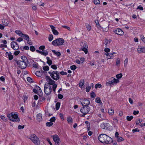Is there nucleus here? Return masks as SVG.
<instances>
[{
    "label": "nucleus",
    "instance_id": "f257e3e1",
    "mask_svg": "<svg viewBox=\"0 0 145 145\" xmlns=\"http://www.w3.org/2000/svg\"><path fill=\"white\" fill-rule=\"evenodd\" d=\"M99 140L103 143L109 144L111 143L112 141V139L106 135L104 134H100L98 137Z\"/></svg>",
    "mask_w": 145,
    "mask_h": 145
},
{
    "label": "nucleus",
    "instance_id": "f03ea898",
    "mask_svg": "<svg viewBox=\"0 0 145 145\" xmlns=\"http://www.w3.org/2000/svg\"><path fill=\"white\" fill-rule=\"evenodd\" d=\"M7 117L10 120L13 122H19L20 121V118L16 112H12L8 114Z\"/></svg>",
    "mask_w": 145,
    "mask_h": 145
},
{
    "label": "nucleus",
    "instance_id": "7ed1b4c3",
    "mask_svg": "<svg viewBox=\"0 0 145 145\" xmlns=\"http://www.w3.org/2000/svg\"><path fill=\"white\" fill-rule=\"evenodd\" d=\"M119 82L120 80L119 79L112 77L107 80L106 82V85L107 86H110V87H112L114 85H116Z\"/></svg>",
    "mask_w": 145,
    "mask_h": 145
},
{
    "label": "nucleus",
    "instance_id": "20e7f679",
    "mask_svg": "<svg viewBox=\"0 0 145 145\" xmlns=\"http://www.w3.org/2000/svg\"><path fill=\"white\" fill-rule=\"evenodd\" d=\"M64 42V40L63 39L59 38L53 41L52 44L55 46H57L62 45Z\"/></svg>",
    "mask_w": 145,
    "mask_h": 145
},
{
    "label": "nucleus",
    "instance_id": "39448f33",
    "mask_svg": "<svg viewBox=\"0 0 145 145\" xmlns=\"http://www.w3.org/2000/svg\"><path fill=\"white\" fill-rule=\"evenodd\" d=\"M32 142L36 145H39L40 141L39 138L34 134H31L29 137Z\"/></svg>",
    "mask_w": 145,
    "mask_h": 145
},
{
    "label": "nucleus",
    "instance_id": "423d86ee",
    "mask_svg": "<svg viewBox=\"0 0 145 145\" xmlns=\"http://www.w3.org/2000/svg\"><path fill=\"white\" fill-rule=\"evenodd\" d=\"M52 78L55 80H58L60 78L59 74L58 71H54L52 72L50 71L48 72Z\"/></svg>",
    "mask_w": 145,
    "mask_h": 145
},
{
    "label": "nucleus",
    "instance_id": "0eeeda50",
    "mask_svg": "<svg viewBox=\"0 0 145 145\" xmlns=\"http://www.w3.org/2000/svg\"><path fill=\"white\" fill-rule=\"evenodd\" d=\"M45 48V46H41L39 47V49L40 50H42V51L37 50H36V51L40 54L46 56L48 55V52L47 50H44Z\"/></svg>",
    "mask_w": 145,
    "mask_h": 145
},
{
    "label": "nucleus",
    "instance_id": "6e6552de",
    "mask_svg": "<svg viewBox=\"0 0 145 145\" xmlns=\"http://www.w3.org/2000/svg\"><path fill=\"white\" fill-rule=\"evenodd\" d=\"M52 91V88L51 86L48 83H45L44 86V91L45 94L47 95L50 94Z\"/></svg>",
    "mask_w": 145,
    "mask_h": 145
},
{
    "label": "nucleus",
    "instance_id": "1a4fd4ad",
    "mask_svg": "<svg viewBox=\"0 0 145 145\" xmlns=\"http://www.w3.org/2000/svg\"><path fill=\"white\" fill-rule=\"evenodd\" d=\"M90 110V108L89 106H83L80 110L81 112L83 114L82 116V117L84 116L89 112Z\"/></svg>",
    "mask_w": 145,
    "mask_h": 145
},
{
    "label": "nucleus",
    "instance_id": "9d476101",
    "mask_svg": "<svg viewBox=\"0 0 145 145\" xmlns=\"http://www.w3.org/2000/svg\"><path fill=\"white\" fill-rule=\"evenodd\" d=\"M80 44L82 50L84 52L85 54H87L88 52V46L86 42H81Z\"/></svg>",
    "mask_w": 145,
    "mask_h": 145
},
{
    "label": "nucleus",
    "instance_id": "9b49d317",
    "mask_svg": "<svg viewBox=\"0 0 145 145\" xmlns=\"http://www.w3.org/2000/svg\"><path fill=\"white\" fill-rule=\"evenodd\" d=\"M17 63L18 67L22 69H24L27 66L25 61H17Z\"/></svg>",
    "mask_w": 145,
    "mask_h": 145
},
{
    "label": "nucleus",
    "instance_id": "f8f14e48",
    "mask_svg": "<svg viewBox=\"0 0 145 145\" xmlns=\"http://www.w3.org/2000/svg\"><path fill=\"white\" fill-rule=\"evenodd\" d=\"M51 137L53 138V140L56 143V145H59L60 142V140L58 136L56 134L54 135H51Z\"/></svg>",
    "mask_w": 145,
    "mask_h": 145
},
{
    "label": "nucleus",
    "instance_id": "ddd939ff",
    "mask_svg": "<svg viewBox=\"0 0 145 145\" xmlns=\"http://www.w3.org/2000/svg\"><path fill=\"white\" fill-rule=\"evenodd\" d=\"M101 127L103 129L110 130L112 129V127L110 124L107 123H102L101 125Z\"/></svg>",
    "mask_w": 145,
    "mask_h": 145
},
{
    "label": "nucleus",
    "instance_id": "4468645a",
    "mask_svg": "<svg viewBox=\"0 0 145 145\" xmlns=\"http://www.w3.org/2000/svg\"><path fill=\"white\" fill-rule=\"evenodd\" d=\"M80 102L82 106H88L90 103L89 100L86 99H81Z\"/></svg>",
    "mask_w": 145,
    "mask_h": 145
},
{
    "label": "nucleus",
    "instance_id": "2eb2a0df",
    "mask_svg": "<svg viewBox=\"0 0 145 145\" xmlns=\"http://www.w3.org/2000/svg\"><path fill=\"white\" fill-rule=\"evenodd\" d=\"M33 91L36 94H41L42 91L41 89L39 86H35V88L33 89Z\"/></svg>",
    "mask_w": 145,
    "mask_h": 145
},
{
    "label": "nucleus",
    "instance_id": "dca6fc26",
    "mask_svg": "<svg viewBox=\"0 0 145 145\" xmlns=\"http://www.w3.org/2000/svg\"><path fill=\"white\" fill-rule=\"evenodd\" d=\"M113 31L115 34L120 36L123 35L124 33L123 31L120 28L116 29Z\"/></svg>",
    "mask_w": 145,
    "mask_h": 145
},
{
    "label": "nucleus",
    "instance_id": "f3484780",
    "mask_svg": "<svg viewBox=\"0 0 145 145\" xmlns=\"http://www.w3.org/2000/svg\"><path fill=\"white\" fill-rule=\"evenodd\" d=\"M11 48L14 50H17L19 48V45L15 42H12L11 43Z\"/></svg>",
    "mask_w": 145,
    "mask_h": 145
},
{
    "label": "nucleus",
    "instance_id": "a211bd4d",
    "mask_svg": "<svg viewBox=\"0 0 145 145\" xmlns=\"http://www.w3.org/2000/svg\"><path fill=\"white\" fill-rule=\"evenodd\" d=\"M137 50V52L139 54L145 53V47L138 46Z\"/></svg>",
    "mask_w": 145,
    "mask_h": 145
},
{
    "label": "nucleus",
    "instance_id": "6ab92c4d",
    "mask_svg": "<svg viewBox=\"0 0 145 145\" xmlns=\"http://www.w3.org/2000/svg\"><path fill=\"white\" fill-rule=\"evenodd\" d=\"M46 79L49 85H53L55 83V81L52 80L49 76H47L46 77Z\"/></svg>",
    "mask_w": 145,
    "mask_h": 145
},
{
    "label": "nucleus",
    "instance_id": "aec40b11",
    "mask_svg": "<svg viewBox=\"0 0 145 145\" xmlns=\"http://www.w3.org/2000/svg\"><path fill=\"white\" fill-rule=\"evenodd\" d=\"M46 72L45 71H43L42 70L39 71H37L35 72L36 75L38 77H40L44 76Z\"/></svg>",
    "mask_w": 145,
    "mask_h": 145
},
{
    "label": "nucleus",
    "instance_id": "412c9836",
    "mask_svg": "<svg viewBox=\"0 0 145 145\" xmlns=\"http://www.w3.org/2000/svg\"><path fill=\"white\" fill-rule=\"evenodd\" d=\"M50 26L51 27L53 33L56 35H57L59 34L58 32L56 29L55 27L52 25H50Z\"/></svg>",
    "mask_w": 145,
    "mask_h": 145
},
{
    "label": "nucleus",
    "instance_id": "4be33fe9",
    "mask_svg": "<svg viewBox=\"0 0 145 145\" xmlns=\"http://www.w3.org/2000/svg\"><path fill=\"white\" fill-rule=\"evenodd\" d=\"M6 57H8L10 60H12L13 58V56L11 52H6L5 54Z\"/></svg>",
    "mask_w": 145,
    "mask_h": 145
},
{
    "label": "nucleus",
    "instance_id": "5701e85b",
    "mask_svg": "<svg viewBox=\"0 0 145 145\" xmlns=\"http://www.w3.org/2000/svg\"><path fill=\"white\" fill-rule=\"evenodd\" d=\"M104 54L106 56L107 59H113L114 58V55L111 53H105Z\"/></svg>",
    "mask_w": 145,
    "mask_h": 145
},
{
    "label": "nucleus",
    "instance_id": "b1692460",
    "mask_svg": "<svg viewBox=\"0 0 145 145\" xmlns=\"http://www.w3.org/2000/svg\"><path fill=\"white\" fill-rule=\"evenodd\" d=\"M52 52L53 53L54 55L56 56L57 57H60L61 56V54L59 52L56 51L55 50H52Z\"/></svg>",
    "mask_w": 145,
    "mask_h": 145
},
{
    "label": "nucleus",
    "instance_id": "393cba45",
    "mask_svg": "<svg viewBox=\"0 0 145 145\" xmlns=\"http://www.w3.org/2000/svg\"><path fill=\"white\" fill-rule=\"evenodd\" d=\"M46 59L47 60V61L46 62V63L49 65H50L52 64V60L50 59L49 57H46Z\"/></svg>",
    "mask_w": 145,
    "mask_h": 145
},
{
    "label": "nucleus",
    "instance_id": "a878e982",
    "mask_svg": "<svg viewBox=\"0 0 145 145\" xmlns=\"http://www.w3.org/2000/svg\"><path fill=\"white\" fill-rule=\"evenodd\" d=\"M22 37H23V38L27 41V42L29 41V38L28 35H27L23 34Z\"/></svg>",
    "mask_w": 145,
    "mask_h": 145
},
{
    "label": "nucleus",
    "instance_id": "bb28decb",
    "mask_svg": "<svg viewBox=\"0 0 145 145\" xmlns=\"http://www.w3.org/2000/svg\"><path fill=\"white\" fill-rule=\"evenodd\" d=\"M36 118L37 120L40 121L42 120V117L41 114H39L36 116Z\"/></svg>",
    "mask_w": 145,
    "mask_h": 145
},
{
    "label": "nucleus",
    "instance_id": "cd10ccee",
    "mask_svg": "<svg viewBox=\"0 0 145 145\" xmlns=\"http://www.w3.org/2000/svg\"><path fill=\"white\" fill-rule=\"evenodd\" d=\"M85 82L84 80H80L79 83V86L82 88L84 85Z\"/></svg>",
    "mask_w": 145,
    "mask_h": 145
},
{
    "label": "nucleus",
    "instance_id": "c85d7f7f",
    "mask_svg": "<svg viewBox=\"0 0 145 145\" xmlns=\"http://www.w3.org/2000/svg\"><path fill=\"white\" fill-rule=\"evenodd\" d=\"M15 33L19 36L20 37H22L23 35V34L22 32L20 30H16L15 31Z\"/></svg>",
    "mask_w": 145,
    "mask_h": 145
},
{
    "label": "nucleus",
    "instance_id": "c756f323",
    "mask_svg": "<svg viewBox=\"0 0 145 145\" xmlns=\"http://www.w3.org/2000/svg\"><path fill=\"white\" fill-rule=\"evenodd\" d=\"M120 60L119 58H117L116 59V65L117 66H119L120 65Z\"/></svg>",
    "mask_w": 145,
    "mask_h": 145
},
{
    "label": "nucleus",
    "instance_id": "7c9ffc66",
    "mask_svg": "<svg viewBox=\"0 0 145 145\" xmlns=\"http://www.w3.org/2000/svg\"><path fill=\"white\" fill-rule=\"evenodd\" d=\"M67 120L69 123L71 124L72 123L73 120L71 117L70 116L68 117Z\"/></svg>",
    "mask_w": 145,
    "mask_h": 145
},
{
    "label": "nucleus",
    "instance_id": "2f4dec72",
    "mask_svg": "<svg viewBox=\"0 0 145 145\" xmlns=\"http://www.w3.org/2000/svg\"><path fill=\"white\" fill-rule=\"evenodd\" d=\"M3 23L4 24V25L5 26H7L9 24V22L8 20L6 19H5L3 20L2 21Z\"/></svg>",
    "mask_w": 145,
    "mask_h": 145
},
{
    "label": "nucleus",
    "instance_id": "473e14b6",
    "mask_svg": "<svg viewBox=\"0 0 145 145\" xmlns=\"http://www.w3.org/2000/svg\"><path fill=\"white\" fill-rule=\"evenodd\" d=\"M60 103L59 102H58L56 103V110H58L59 109L60 106Z\"/></svg>",
    "mask_w": 145,
    "mask_h": 145
},
{
    "label": "nucleus",
    "instance_id": "72a5a7b5",
    "mask_svg": "<svg viewBox=\"0 0 145 145\" xmlns=\"http://www.w3.org/2000/svg\"><path fill=\"white\" fill-rule=\"evenodd\" d=\"M108 113L110 115H112L114 113V110L112 108H110L108 110Z\"/></svg>",
    "mask_w": 145,
    "mask_h": 145
},
{
    "label": "nucleus",
    "instance_id": "f704fd0d",
    "mask_svg": "<svg viewBox=\"0 0 145 145\" xmlns=\"http://www.w3.org/2000/svg\"><path fill=\"white\" fill-rule=\"evenodd\" d=\"M57 87V85L56 84H54L52 86V88L53 92L55 93L56 89Z\"/></svg>",
    "mask_w": 145,
    "mask_h": 145
},
{
    "label": "nucleus",
    "instance_id": "c9c22d12",
    "mask_svg": "<svg viewBox=\"0 0 145 145\" xmlns=\"http://www.w3.org/2000/svg\"><path fill=\"white\" fill-rule=\"evenodd\" d=\"M128 62V59L127 57L126 58L124 61V66L125 67L127 66Z\"/></svg>",
    "mask_w": 145,
    "mask_h": 145
},
{
    "label": "nucleus",
    "instance_id": "e433bc0d",
    "mask_svg": "<svg viewBox=\"0 0 145 145\" xmlns=\"http://www.w3.org/2000/svg\"><path fill=\"white\" fill-rule=\"evenodd\" d=\"M142 121L141 119H139L138 120H137L136 121V123L137 125H139V124L141 123Z\"/></svg>",
    "mask_w": 145,
    "mask_h": 145
},
{
    "label": "nucleus",
    "instance_id": "4c0bfd02",
    "mask_svg": "<svg viewBox=\"0 0 145 145\" xmlns=\"http://www.w3.org/2000/svg\"><path fill=\"white\" fill-rule=\"evenodd\" d=\"M133 118V117L132 116H127L126 117L127 120L128 121H131Z\"/></svg>",
    "mask_w": 145,
    "mask_h": 145
},
{
    "label": "nucleus",
    "instance_id": "58836bf2",
    "mask_svg": "<svg viewBox=\"0 0 145 145\" xmlns=\"http://www.w3.org/2000/svg\"><path fill=\"white\" fill-rule=\"evenodd\" d=\"M122 74L121 73H120L116 75V77L117 78V79H120L122 78Z\"/></svg>",
    "mask_w": 145,
    "mask_h": 145
},
{
    "label": "nucleus",
    "instance_id": "ea45409f",
    "mask_svg": "<svg viewBox=\"0 0 145 145\" xmlns=\"http://www.w3.org/2000/svg\"><path fill=\"white\" fill-rule=\"evenodd\" d=\"M53 39V37L52 34L50 35L48 37V40L49 41H51Z\"/></svg>",
    "mask_w": 145,
    "mask_h": 145
},
{
    "label": "nucleus",
    "instance_id": "a19ab883",
    "mask_svg": "<svg viewBox=\"0 0 145 145\" xmlns=\"http://www.w3.org/2000/svg\"><path fill=\"white\" fill-rule=\"evenodd\" d=\"M43 69L44 71H48L49 70V67L48 66H46L43 67Z\"/></svg>",
    "mask_w": 145,
    "mask_h": 145
},
{
    "label": "nucleus",
    "instance_id": "79ce46f5",
    "mask_svg": "<svg viewBox=\"0 0 145 145\" xmlns=\"http://www.w3.org/2000/svg\"><path fill=\"white\" fill-rule=\"evenodd\" d=\"M31 6L32 7V9L34 10H36L37 9L36 5L33 4H31Z\"/></svg>",
    "mask_w": 145,
    "mask_h": 145
},
{
    "label": "nucleus",
    "instance_id": "37998d69",
    "mask_svg": "<svg viewBox=\"0 0 145 145\" xmlns=\"http://www.w3.org/2000/svg\"><path fill=\"white\" fill-rule=\"evenodd\" d=\"M94 3L96 5L99 4L100 3V2L99 0H94Z\"/></svg>",
    "mask_w": 145,
    "mask_h": 145
},
{
    "label": "nucleus",
    "instance_id": "c03bdc74",
    "mask_svg": "<svg viewBox=\"0 0 145 145\" xmlns=\"http://www.w3.org/2000/svg\"><path fill=\"white\" fill-rule=\"evenodd\" d=\"M140 37L141 40L143 42H145V37H144V36L143 35H141L140 36Z\"/></svg>",
    "mask_w": 145,
    "mask_h": 145
},
{
    "label": "nucleus",
    "instance_id": "a18cd8bd",
    "mask_svg": "<svg viewBox=\"0 0 145 145\" xmlns=\"http://www.w3.org/2000/svg\"><path fill=\"white\" fill-rule=\"evenodd\" d=\"M90 97L91 98H94L96 96V95L95 93L92 92L90 93Z\"/></svg>",
    "mask_w": 145,
    "mask_h": 145
},
{
    "label": "nucleus",
    "instance_id": "49530a36",
    "mask_svg": "<svg viewBox=\"0 0 145 145\" xmlns=\"http://www.w3.org/2000/svg\"><path fill=\"white\" fill-rule=\"evenodd\" d=\"M53 123L51 122H48L46 123V126L48 127H50L53 125Z\"/></svg>",
    "mask_w": 145,
    "mask_h": 145
},
{
    "label": "nucleus",
    "instance_id": "de8ad7c7",
    "mask_svg": "<svg viewBox=\"0 0 145 145\" xmlns=\"http://www.w3.org/2000/svg\"><path fill=\"white\" fill-rule=\"evenodd\" d=\"M27 80L29 82L31 83L33 82V79L30 77H27Z\"/></svg>",
    "mask_w": 145,
    "mask_h": 145
},
{
    "label": "nucleus",
    "instance_id": "09e8293b",
    "mask_svg": "<svg viewBox=\"0 0 145 145\" xmlns=\"http://www.w3.org/2000/svg\"><path fill=\"white\" fill-rule=\"evenodd\" d=\"M104 51L105 53H108L110 51V49L109 48H106L104 49Z\"/></svg>",
    "mask_w": 145,
    "mask_h": 145
},
{
    "label": "nucleus",
    "instance_id": "8fccbe9b",
    "mask_svg": "<svg viewBox=\"0 0 145 145\" xmlns=\"http://www.w3.org/2000/svg\"><path fill=\"white\" fill-rule=\"evenodd\" d=\"M117 138V141L118 142H120L121 141L123 140L124 139L121 137H118Z\"/></svg>",
    "mask_w": 145,
    "mask_h": 145
},
{
    "label": "nucleus",
    "instance_id": "3c124183",
    "mask_svg": "<svg viewBox=\"0 0 145 145\" xmlns=\"http://www.w3.org/2000/svg\"><path fill=\"white\" fill-rule=\"evenodd\" d=\"M56 118H55L54 117L51 118L50 120V121L52 123L54 122Z\"/></svg>",
    "mask_w": 145,
    "mask_h": 145
},
{
    "label": "nucleus",
    "instance_id": "603ef678",
    "mask_svg": "<svg viewBox=\"0 0 145 145\" xmlns=\"http://www.w3.org/2000/svg\"><path fill=\"white\" fill-rule=\"evenodd\" d=\"M71 69L72 70H74L76 68V67L75 65H72L70 67Z\"/></svg>",
    "mask_w": 145,
    "mask_h": 145
},
{
    "label": "nucleus",
    "instance_id": "864d4df0",
    "mask_svg": "<svg viewBox=\"0 0 145 145\" xmlns=\"http://www.w3.org/2000/svg\"><path fill=\"white\" fill-rule=\"evenodd\" d=\"M95 101L97 103H100L101 102V99L99 97H97L95 99Z\"/></svg>",
    "mask_w": 145,
    "mask_h": 145
},
{
    "label": "nucleus",
    "instance_id": "5fc2aeb1",
    "mask_svg": "<svg viewBox=\"0 0 145 145\" xmlns=\"http://www.w3.org/2000/svg\"><path fill=\"white\" fill-rule=\"evenodd\" d=\"M0 118L1 119L4 121H6L7 120V119L4 116H1Z\"/></svg>",
    "mask_w": 145,
    "mask_h": 145
},
{
    "label": "nucleus",
    "instance_id": "6e6d98bb",
    "mask_svg": "<svg viewBox=\"0 0 145 145\" xmlns=\"http://www.w3.org/2000/svg\"><path fill=\"white\" fill-rule=\"evenodd\" d=\"M86 27L88 31H90L91 29V27L90 25H89V24H87V25H86Z\"/></svg>",
    "mask_w": 145,
    "mask_h": 145
},
{
    "label": "nucleus",
    "instance_id": "4d7b16f0",
    "mask_svg": "<svg viewBox=\"0 0 145 145\" xmlns=\"http://www.w3.org/2000/svg\"><path fill=\"white\" fill-rule=\"evenodd\" d=\"M30 50L32 51V52H34L35 50V48L33 46H31L30 47Z\"/></svg>",
    "mask_w": 145,
    "mask_h": 145
},
{
    "label": "nucleus",
    "instance_id": "13d9d810",
    "mask_svg": "<svg viewBox=\"0 0 145 145\" xmlns=\"http://www.w3.org/2000/svg\"><path fill=\"white\" fill-rule=\"evenodd\" d=\"M51 67L52 69L54 70H56L57 68V66L55 65H52L51 66Z\"/></svg>",
    "mask_w": 145,
    "mask_h": 145
},
{
    "label": "nucleus",
    "instance_id": "bf43d9fd",
    "mask_svg": "<svg viewBox=\"0 0 145 145\" xmlns=\"http://www.w3.org/2000/svg\"><path fill=\"white\" fill-rule=\"evenodd\" d=\"M101 85L99 84H96L95 85V88H100L101 87Z\"/></svg>",
    "mask_w": 145,
    "mask_h": 145
},
{
    "label": "nucleus",
    "instance_id": "052dcab7",
    "mask_svg": "<svg viewBox=\"0 0 145 145\" xmlns=\"http://www.w3.org/2000/svg\"><path fill=\"white\" fill-rule=\"evenodd\" d=\"M20 51L19 50L15 51L14 52V54L15 56H17L20 54Z\"/></svg>",
    "mask_w": 145,
    "mask_h": 145
},
{
    "label": "nucleus",
    "instance_id": "680f3d73",
    "mask_svg": "<svg viewBox=\"0 0 145 145\" xmlns=\"http://www.w3.org/2000/svg\"><path fill=\"white\" fill-rule=\"evenodd\" d=\"M38 63H35L33 64V67L35 68H37L38 67Z\"/></svg>",
    "mask_w": 145,
    "mask_h": 145
},
{
    "label": "nucleus",
    "instance_id": "e2e57ef3",
    "mask_svg": "<svg viewBox=\"0 0 145 145\" xmlns=\"http://www.w3.org/2000/svg\"><path fill=\"white\" fill-rule=\"evenodd\" d=\"M91 87L90 86H89L87 87L86 88V91L87 92H89V91H90V90L91 89Z\"/></svg>",
    "mask_w": 145,
    "mask_h": 145
},
{
    "label": "nucleus",
    "instance_id": "0e129e2a",
    "mask_svg": "<svg viewBox=\"0 0 145 145\" xmlns=\"http://www.w3.org/2000/svg\"><path fill=\"white\" fill-rule=\"evenodd\" d=\"M132 131L133 133H135L136 132H139L140 131L139 129H138V128H136L135 129H133L132 130Z\"/></svg>",
    "mask_w": 145,
    "mask_h": 145
},
{
    "label": "nucleus",
    "instance_id": "69168bd1",
    "mask_svg": "<svg viewBox=\"0 0 145 145\" xmlns=\"http://www.w3.org/2000/svg\"><path fill=\"white\" fill-rule=\"evenodd\" d=\"M7 47L6 44H0V48H6Z\"/></svg>",
    "mask_w": 145,
    "mask_h": 145
},
{
    "label": "nucleus",
    "instance_id": "338daca9",
    "mask_svg": "<svg viewBox=\"0 0 145 145\" xmlns=\"http://www.w3.org/2000/svg\"><path fill=\"white\" fill-rule=\"evenodd\" d=\"M59 116L62 120H64V118L63 115V114L60 113L59 114Z\"/></svg>",
    "mask_w": 145,
    "mask_h": 145
},
{
    "label": "nucleus",
    "instance_id": "774afa93",
    "mask_svg": "<svg viewBox=\"0 0 145 145\" xmlns=\"http://www.w3.org/2000/svg\"><path fill=\"white\" fill-rule=\"evenodd\" d=\"M137 9H139L141 10H142L143 9V7H142L141 5H139L138 7L137 8Z\"/></svg>",
    "mask_w": 145,
    "mask_h": 145
}]
</instances>
